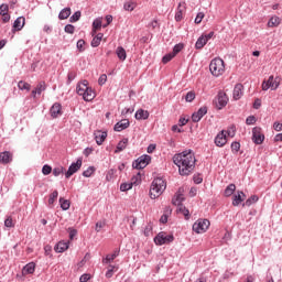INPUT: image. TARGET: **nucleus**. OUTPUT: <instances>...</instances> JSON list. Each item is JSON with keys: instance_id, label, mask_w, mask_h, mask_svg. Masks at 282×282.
Here are the masks:
<instances>
[{"instance_id": "nucleus-1", "label": "nucleus", "mask_w": 282, "mask_h": 282, "mask_svg": "<svg viewBox=\"0 0 282 282\" xmlns=\"http://www.w3.org/2000/svg\"><path fill=\"white\" fill-rule=\"evenodd\" d=\"M174 164L178 167L180 175H189L195 171V154L193 150H185L173 156Z\"/></svg>"}, {"instance_id": "nucleus-2", "label": "nucleus", "mask_w": 282, "mask_h": 282, "mask_svg": "<svg viewBox=\"0 0 282 282\" xmlns=\"http://www.w3.org/2000/svg\"><path fill=\"white\" fill-rule=\"evenodd\" d=\"M166 191V181L161 177H156L153 180L151 186H150V197L151 199H158L162 193Z\"/></svg>"}, {"instance_id": "nucleus-3", "label": "nucleus", "mask_w": 282, "mask_h": 282, "mask_svg": "<svg viewBox=\"0 0 282 282\" xmlns=\"http://www.w3.org/2000/svg\"><path fill=\"white\" fill-rule=\"evenodd\" d=\"M209 72L213 76H221L224 72H226V66L224 65V59L221 58H214L209 64Z\"/></svg>"}, {"instance_id": "nucleus-4", "label": "nucleus", "mask_w": 282, "mask_h": 282, "mask_svg": "<svg viewBox=\"0 0 282 282\" xmlns=\"http://www.w3.org/2000/svg\"><path fill=\"white\" fill-rule=\"evenodd\" d=\"M175 241V237L173 235H166V232L161 231L154 237V243L156 246H165L169 243H173Z\"/></svg>"}, {"instance_id": "nucleus-5", "label": "nucleus", "mask_w": 282, "mask_h": 282, "mask_svg": "<svg viewBox=\"0 0 282 282\" xmlns=\"http://www.w3.org/2000/svg\"><path fill=\"white\" fill-rule=\"evenodd\" d=\"M151 164V155L143 154L139 156L135 161L132 163V169H137L138 171L142 169H147Z\"/></svg>"}, {"instance_id": "nucleus-6", "label": "nucleus", "mask_w": 282, "mask_h": 282, "mask_svg": "<svg viewBox=\"0 0 282 282\" xmlns=\"http://www.w3.org/2000/svg\"><path fill=\"white\" fill-rule=\"evenodd\" d=\"M210 228V220L209 219H198L196 223L193 225V230L197 235H202L206 232Z\"/></svg>"}, {"instance_id": "nucleus-7", "label": "nucleus", "mask_w": 282, "mask_h": 282, "mask_svg": "<svg viewBox=\"0 0 282 282\" xmlns=\"http://www.w3.org/2000/svg\"><path fill=\"white\" fill-rule=\"evenodd\" d=\"M216 109H223L228 105V96L224 91H219L217 97L214 99Z\"/></svg>"}, {"instance_id": "nucleus-8", "label": "nucleus", "mask_w": 282, "mask_h": 282, "mask_svg": "<svg viewBox=\"0 0 282 282\" xmlns=\"http://www.w3.org/2000/svg\"><path fill=\"white\" fill-rule=\"evenodd\" d=\"M265 140V134L261 132V128L254 127L252 129V141L254 144H263V141Z\"/></svg>"}, {"instance_id": "nucleus-9", "label": "nucleus", "mask_w": 282, "mask_h": 282, "mask_svg": "<svg viewBox=\"0 0 282 282\" xmlns=\"http://www.w3.org/2000/svg\"><path fill=\"white\" fill-rule=\"evenodd\" d=\"M80 166H83V159H78L75 163H72L68 171L65 173L66 180H69L74 173H78V171H80Z\"/></svg>"}, {"instance_id": "nucleus-10", "label": "nucleus", "mask_w": 282, "mask_h": 282, "mask_svg": "<svg viewBox=\"0 0 282 282\" xmlns=\"http://www.w3.org/2000/svg\"><path fill=\"white\" fill-rule=\"evenodd\" d=\"M268 89H271L272 91H274V89H279V83L274 80V76L272 75L269 77L267 82L262 83V90L268 91Z\"/></svg>"}, {"instance_id": "nucleus-11", "label": "nucleus", "mask_w": 282, "mask_h": 282, "mask_svg": "<svg viewBox=\"0 0 282 282\" xmlns=\"http://www.w3.org/2000/svg\"><path fill=\"white\" fill-rule=\"evenodd\" d=\"M208 113V107L203 106L192 115V122H199Z\"/></svg>"}, {"instance_id": "nucleus-12", "label": "nucleus", "mask_w": 282, "mask_h": 282, "mask_svg": "<svg viewBox=\"0 0 282 282\" xmlns=\"http://www.w3.org/2000/svg\"><path fill=\"white\" fill-rule=\"evenodd\" d=\"M51 118H58L63 116V106L59 102H55L50 109Z\"/></svg>"}, {"instance_id": "nucleus-13", "label": "nucleus", "mask_w": 282, "mask_h": 282, "mask_svg": "<svg viewBox=\"0 0 282 282\" xmlns=\"http://www.w3.org/2000/svg\"><path fill=\"white\" fill-rule=\"evenodd\" d=\"M24 25H25L24 17H19L18 19H15V21L13 22V28H12L13 34H14V32H21L23 30Z\"/></svg>"}, {"instance_id": "nucleus-14", "label": "nucleus", "mask_w": 282, "mask_h": 282, "mask_svg": "<svg viewBox=\"0 0 282 282\" xmlns=\"http://www.w3.org/2000/svg\"><path fill=\"white\" fill-rule=\"evenodd\" d=\"M226 142H228L226 132L221 130L215 138V144L216 147H226Z\"/></svg>"}, {"instance_id": "nucleus-15", "label": "nucleus", "mask_w": 282, "mask_h": 282, "mask_svg": "<svg viewBox=\"0 0 282 282\" xmlns=\"http://www.w3.org/2000/svg\"><path fill=\"white\" fill-rule=\"evenodd\" d=\"M130 124L129 119H122L115 124L113 130L117 132L124 131V129H129Z\"/></svg>"}, {"instance_id": "nucleus-16", "label": "nucleus", "mask_w": 282, "mask_h": 282, "mask_svg": "<svg viewBox=\"0 0 282 282\" xmlns=\"http://www.w3.org/2000/svg\"><path fill=\"white\" fill-rule=\"evenodd\" d=\"M89 82L87 79H84L82 82H79L76 86V91L78 94V96H83L85 94V91H87Z\"/></svg>"}, {"instance_id": "nucleus-17", "label": "nucleus", "mask_w": 282, "mask_h": 282, "mask_svg": "<svg viewBox=\"0 0 282 282\" xmlns=\"http://www.w3.org/2000/svg\"><path fill=\"white\" fill-rule=\"evenodd\" d=\"M133 184H138V176H133L130 183H122L120 185L121 193H127V191H131V188H133Z\"/></svg>"}, {"instance_id": "nucleus-18", "label": "nucleus", "mask_w": 282, "mask_h": 282, "mask_svg": "<svg viewBox=\"0 0 282 282\" xmlns=\"http://www.w3.org/2000/svg\"><path fill=\"white\" fill-rule=\"evenodd\" d=\"M12 162V153L10 151L0 152V164H10Z\"/></svg>"}, {"instance_id": "nucleus-19", "label": "nucleus", "mask_w": 282, "mask_h": 282, "mask_svg": "<svg viewBox=\"0 0 282 282\" xmlns=\"http://www.w3.org/2000/svg\"><path fill=\"white\" fill-rule=\"evenodd\" d=\"M82 96L86 102H91V100L96 98V93L94 91V89H91V87H88V89H86Z\"/></svg>"}, {"instance_id": "nucleus-20", "label": "nucleus", "mask_w": 282, "mask_h": 282, "mask_svg": "<svg viewBox=\"0 0 282 282\" xmlns=\"http://www.w3.org/2000/svg\"><path fill=\"white\" fill-rule=\"evenodd\" d=\"M95 140L97 142V144L100 147V144H102V142H105V140H107V131H96L95 132Z\"/></svg>"}, {"instance_id": "nucleus-21", "label": "nucleus", "mask_w": 282, "mask_h": 282, "mask_svg": "<svg viewBox=\"0 0 282 282\" xmlns=\"http://www.w3.org/2000/svg\"><path fill=\"white\" fill-rule=\"evenodd\" d=\"M36 270V263L29 262L22 269V274H34V271Z\"/></svg>"}, {"instance_id": "nucleus-22", "label": "nucleus", "mask_w": 282, "mask_h": 282, "mask_svg": "<svg viewBox=\"0 0 282 282\" xmlns=\"http://www.w3.org/2000/svg\"><path fill=\"white\" fill-rule=\"evenodd\" d=\"M243 96V85L237 84L234 88V99L239 100Z\"/></svg>"}, {"instance_id": "nucleus-23", "label": "nucleus", "mask_w": 282, "mask_h": 282, "mask_svg": "<svg viewBox=\"0 0 282 282\" xmlns=\"http://www.w3.org/2000/svg\"><path fill=\"white\" fill-rule=\"evenodd\" d=\"M149 111L144 109L137 110L134 118L135 120H149Z\"/></svg>"}, {"instance_id": "nucleus-24", "label": "nucleus", "mask_w": 282, "mask_h": 282, "mask_svg": "<svg viewBox=\"0 0 282 282\" xmlns=\"http://www.w3.org/2000/svg\"><path fill=\"white\" fill-rule=\"evenodd\" d=\"M70 14H72V8L69 7L64 8L59 11L58 19L59 21H65V19H69Z\"/></svg>"}, {"instance_id": "nucleus-25", "label": "nucleus", "mask_w": 282, "mask_h": 282, "mask_svg": "<svg viewBox=\"0 0 282 282\" xmlns=\"http://www.w3.org/2000/svg\"><path fill=\"white\" fill-rule=\"evenodd\" d=\"M243 199H246V194L242 191L238 192L237 195L234 196L232 206H239Z\"/></svg>"}, {"instance_id": "nucleus-26", "label": "nucleus", "mask_w": 282, "mask_h": 282, "mask_svg": "<svg viewBox=\"0 0 282 282\" xmlns=\"http://www.w3.org/2000/svg\"><path fill=\"white\" fill-rule=\"evenodd\" d=\"M184 10H186V7L184 6V3L183 4H182V2L178 3L176 13H175V21L180 22V21H182V19H184V17L182 15Z\"/></svg>"}, {"instance_id": "nucleus-27", "label": "nucleus", "mask_w": 282, "mask_h": 282, "mask_svg": "<svg viewBox=\"0 0 282 282\" xmlns=\"http://www.w3.org/2000/svg\"><path fill=\"white\" fill-rule=\"evenodd\" d=\"M127 144H129V139L124 138L117 144V148L115 150V153H120L127 149Z\"/></svg>"}, {"instance_id": "nucleus-28", "label": "nucleus", "mask_w": 282, "mask_h": 282, "mask_svg": "<svg viewBox=\"0 0 282 282\" xmlns=\"http://www.w3.org/2000/svg\"><path fill=\"white\" fill-rule=\"evenodd\" d=\"M69 248V242H63V241H59L54 250L55 252H65V250H67Z\"/></svg>"}, {"instance_id": "nucleus-29", "label": "nucleus", "mask_w": 282, "mask_h": 282, "mask_svg": "<svg viewBox=\"0 0 282 282\" xmlns=\"http://www.w3.org/2000/svg\"><path fill=\"white\" fill-rule=\"evenodd\" d=\"M171 213H173V209H171V207H165L164 214L160 218V223L161 224H167L169 216L171 215Z\"/></svg>"}, {"instance_id": "nucleus-30", "label": "nucleus", "mask_w": 282, "mask_h": 282, "mask_svg": "<svg viewBox=\"0 0 282 282\" xmlns=\"http://www.w3.org/2000/svg\"><path fill=\"white\" fill-rule=\"evenodd\" d=\"M176 213L184 215L185 219H191V212L184 205H178Z\"/></svg>"}, {"instance_id": "nucleus-31", "label": "nucleus", "mask_w": 282, "mask_h": 282, "mask_svg": "<svg viewBox=\"0 0 282 282\" xmlns=\"http://www.w3.org/2000/svg\"><path fill=\"white\" fill-rule=\"evenodd\" d=\"M116 54L119 61H127V51L124 50V47L122 46L117 47Z\"/></svg>"}, {"instance_id": "nucleus-32", "label": "nucleus", "mask_w": 282, "mask_h": 282, "mask_svg": "<svg viewBox=\"0 0 282 282\" xmlns=\"http://www.w3.org/2000/svg\"><path fill=\"white\" fill-rule=\"evenodd\" d=\"M269 28H279L281 25V18L273 15L269 22H268Z\"/></svg>"}, {"instance_id": "nucleus-33", "label": "nucleus", "mask_w": 282, "mask_h": 282, "mask_svg": "<svg viewBox=\"0 0 282 282\" xmlns=\"http://www.w3.org/2000/svg\"><path fill=\"white\" fill-rule=\"evenodd\" d=\"M118 254H120V251H115L113 253L106 256V258L102 259V263H111V261H113Z\"/></svg>"}, {"instance_id": "nucleus-34", "label": "nucleus", "mask_w": 282, "mask_h": 282, "mask_svg": "<svg viewBox=\"0 0 282 282\" xmlns=\"http://www.w3.org/2000/svg\"><path fill=\"white\" fill-rule=\"evenodd\" d=\"M206 43H208L206 41V37H204V35H200L195 44L196 50H203V47L206 45Z\"/></svg>"}, {"instance_id": "nucleus-35", "label": "nucleus", "mask_w": 282, "mask_h": 282, "mask_svg": "<svg viewBox=\"0 0 282 282\" xmlns=\"http://www.w3.org/2000/svg\"><path fill=\"white\" fill-rule=\"evenodd\" d=\"M184 195L175 194V196L172 198V204L174 206H182V202H184Z\"/></svg>"}, {"instance_id": "nucleus-36", "label": "nucleus", "mask_w": 282, "mask_h": 282, "mask_svg": "<svg viewBox=\"0 0 282 282\" xmlns=\"http://www.w3.org/2000/svg\"><path fill=\"white\" fill-rule=\"evenodd\" d=\"M235 191H237V186L235 184H229L226 188H225V197H230Z\"/></svg>"}, {"instance_id": "nucleus-37", "label": "nucleus", "mask_w": 282, "mask_h": 282, "mask_svg": "<svg viewBox=\"0 0 282 282\" xmlns=\"http://www.w3.org/2000/svg\"><path fill=\"white\" fill-rule=\"evenodd\" d=\"M258 202H259V196L252 195L251 197H249V198L243 203V206L250 207L252 204H257Z\"/></svg>"}, {"instance_id": "nucleus-38", "label": "nucleus", "mask_w": 282, "mask_h": 282, "mask_svg": "<svg viewBox=\"0 0 282 282\" xmlns=\"http://www.w3.org/2000/svg\"><path fill=\"white\" fill-rule=\"evenodd\" d=\"M59 204H61L62 210H69V206H70L69 200H67V199L61 197V198H59Z\"/></svg>"}, {"instance_id": "nucleus-39", "label": "nucleus", "mask_w": 282, "mask_h": 282, "mask_svg": "<svg viewBox=\"0 0 282 282\" xmlns=\"http://www.w3.org/2000/svg\"><path fill=\"white\" fill-rule=\"evenodd\" d=\"M18 87H19V89H21L22 91H23V90L30 91V89H31L32 86H31L29 83H26V82L20 80V82L18 83Z\"/></svg>"}, {"instance_id": "nucleus-40", "label": "nucleus", "mask_w": 282, "mask_h": 282, "mask_svg": "<svg viewBox=\"0 0 282 282\" xmlns=\"http://www.w3.org/2000/svg\"><path fill=\"white\" fill-rule=\"evenodd\" d=\"M102 28V21L100 19H96L93 22V34H96V30H100Z\"/></svg>"}, {"instance_id": "nucleus-41", "label": "nucleus", "mask_w": 282, "mask_h": 282, "mask_svg": "<svg viewBox=\"0 0 282 282\" xmlns=\"http://www.w3.org/2000/svg\"><path fill=\"white\" fill-rule=\"evenodd\" d=\"M45 89H47V87L45 86V82H40L35 88V90H37L39 96H41V94H43Z\"/></svg>"}, {"instance_id": "nucleus-42", "label": "nucleus", "mask_w": 282, "mask_h": 282, "mask_svg": "<svg viewBox=\"0 0 282 282\" xmlns=\"http://www.w3.org/2000/svg\"><path fill=\"white\" fill-rule=\"evenodd\" d=\"M82 13L80 11H76L70 18H69V23H76L80 21Z\"/></svg>"}, {"instance_id": "nucleus-43", "label": "nucleus", "mask_w": 282, "mask_h": 282, "mask_svg": "<svg viewBox=\"0 0 282 282\" xmlns=\"http://www.w3.org/2000/svg\"><path fill=\"white\" fill-rule=\"evenodd\" d=\"M96 173V167L89 166L87 170L83 172L84 177H91Z\"/></svg>"}, {"instance_id": "nucleus-44", "label": "nucleus", "mask_w": 282, "mask_h": 282, "mask_svg": "<svg viewBox=\"0 0 282 282\" xmlns=\"http://www.w3.org/2000/svg\"><path fill=\"white\" fill-rule=\"evenodd\" d=\"M106 226H107V221L105 220L97 221L95 227L96 232H100V230H102V228H105Z\"/></svg>"}, {"instance_id": "nucleus-45", "label": "nucleus", "mask_w": 282, "mask_h": 282, "mask_svg": "<svg viewBox=\"0 0 282 282\" xmlns=\"http://www.w3.org/2000/svg\"><path fill=\"white\" fill-rule=\"evenodd\" d=\"M123 8L124 10H127L128 12H133V10H135V3L129 1V2H126L123 4Z\"/></svg>"}, {"instance_id": "nucleus-46", "label": "nucleus", "mask_w": 282, "mask_h": 282, "mask_svg": "<svg viewBox=\"0 0 282 282\" xmlns=\"http://www.w3.org/2000/svg\"><path fill=\"white\" fill-rule=\"evenodd\" d=\"M173 58H175V54L169 53L165 56H163L162 63H164V65H166V63H171V61H173Z\"/></svg>"}, {"instance_id": "nucleus-47", "label": "nucleus", "mask_w": 282, "mask_h": 282, "mask_svg": "<svg viewBox=\"0 0 282 282\" xmlns=\"http://www.w3.org/2000/svg\"><path fill=\"white\" fill-rule=\"evenodd\" d=\"M64 32H66V34H74V32H76V26H74L73 24H66L64 28Z\"/></svg>"}, {"instance_id": "nucleus-48", "label": "nucleus", "mask_w": 282, "mask_h": 282, "mask_svg": "<svg viewBox=\"0 0 282 282\" xmlns=\"http://www.w3.org/2000/svg\"><path fill=\"white\" fill-rule=\"evenodd\" d=\"M58 198V191H54L48 198V204L50 206H52V204H54V202H56V199Z\"/></svg>"}, {"instance_id": "nucleus-49", "label": "nucleus", "mask_w": 282, "mask_h": 282, "mask_svg": "<svg viewBox=\"0 0 282 282\" xmlns=\"http://www.w3.org/2000/svg\"><path fill=\"white\" fill-rule=\"evenodd\" d=\"M63 173H65V167H63V166L55 167V169L53 170V175H54L55 177H58V175H63Z\"/></svg>"}, {"instance_id": "nucleus-50", "label": "nucleus", "mask_w": 282, "mask_h": 282, "mask_svg": "<svg viewBox=\"0 0 282 282\" xmlns=\"http://www.w3.org/2000/svg\"><path fill=\"white\" fill-rule=\"evenodd\" d=\"M239 149H241V143L237 142V141H234L231 143V151L234 153H239Z\"/></svg>"}, {"instance_id": "nucleus-51", "label": "nucleus", "mask_w": 282, "mask_h": 282, "mask_svg": "<svg viewBox=\"0 0 282 282\" xmlns=\"http://www.w3.org/2000/svg\"><path fill=\"white\" fill-rule=\"evenodd\" d=\"M76 78V72H69L67 75L66 85H72V82Z\"/></svg>"}, {"instance_id": "nucleus-52", "label": "nucleus", "mask_w": 282, "mask_h": 282, "mask_svg": "<svg viewBox=\"0 0 282 282\" xmlns=\"http://www.w3.org/2000/svg\"><path fill=\"white\" fill-rule=\"evenodd\" d=\"M181 50H184V44H176L173 47L172 54H174V56H177V54H180Z\"/></svg>"}, {"instance_id": "nucleus-53", "label": "nucleus", "mask_w": 282, "mask_h": 282, "mask_svg": "<svg viewBox=\"0 0 282 282\" xmlns=\"http://www.w3.org/2000/svg\"><path fill=\"white\" fill-rule=\"evenodd\" d=\"M186 102H193L195 100V93L194 91H188L185 96Z\"/></svg>"}, {"instance_id": "nucleus-54", "label": "nucleus", "mask_w": 282, "mask_h": 282, "mask_svg": "<svg viewBox=\"0 0 282 282\" xmlns=\"http://www.w3.org/2000/svg\"><path fill=\"white\" fill-rule=\"evenodd\" d=\"M113 175H116V170H113V169L109 170L106 175V181L111 182V180H113Z\"/></svg>"}, {"instance_id": "nucleus-55", "label": "nucleus", "mask_w": 282, "mask_h": 282, "mask_svg": "<svg viewBox=\"0 0 282 282\" xmlns=\"http://www.w3.org/2000/svg\"><path fill=\"white\" fill-rule=\"evenodd\" d=\"M4 226H6V228H14V223L12 221L11 216H9V217L4 220Z\"/></svg>"}, {"instance_id": "nucleus-56", "label": "nucleus", "mask_w": 282, "mask_h": 282, "mask_svg": "<svg viewBox=\"0 0 282 282\" xmlns=\"http://www.w3.org/2000/svg\"><path fill=\"white\" fill-rule=\"evenodd\" d=\"M77 50L79 52H85V40H78L77 41Z\"/></svg>"}, {"instance_id": "nucleus-57", "label": "nucleus", "mask_w": 282, "mask_h": 282, "mask_svg": "<svg viewBox=\"0 0 282 282\" xmlns=\"http://www.w3.org/2000/svg\"><path fill=\"white\" fill-rule=\"evenodd\" d=\"M204 17H205L204 12H198L196 18H195V23L197 25H199V23H202V21L204 20Z\"/></svg>"}, {"instance_id": "nucleus-58", "label": "nucleus", "mask_w": 282, "mask_h": 282, "mask_svg": "<svg viewBox=\"0 0 282 282\" xmlns=\"http://www.w3.org/2000/svg\"><path fill=\"white\" fill-rule=\"evenodd\" d=\"M42 173H43V175H50V173H52V166H50L47 164L43 165Z\"/></svg>"}, {"instance_id": "nucleus-59", "label": "nucleus", "mask_w": 282, "mask_h": 282, "mask_svg": "<svg viewBox=\"0 0 282 282\" xmlns=\"http://www.w3.org/2000/svg\"><path fill=\"white\" fill-rule=\"evenodd\" d=\"M105 83H107V74L100 75V77L98 79V85H100V87H102V85H105Z\"/></svg>"}, {"instance_id": "nucleus-60", "label": "nucleus", "mask_w": 282, "mask_h": 282, "mask_svg": "<svg viewBox=\"0 0 282 282\" xmlns=\"http://www.w3.org/2000/svg\"><path fill=\"white\" fill-rule=\"evenodd\" d=\"M10 10V8L8 7V4H1L0 6V14H8V11Z\"/></svg>"}, {"instance_id": "nucleus-61", "label": "nucleus", "mask_w": 282, "mask_h": 282, "mask_svg": "<svg viewBox=\"0 0 282 282\" xmlns=\"http://www.w3.org/2000/svg\"><path fill=\"white\" fill-rule=\"evenodd\" d=\"M254 122H257V117L254 116L247 117L246 124H254Z\"/></svg>"}, {"instance_id": "nucleus-62", "label": "nucleus", "mask_w": 282, "mask_h": 282, "mask_svg": "<svg viewBox=\"0 0 282 282\" xmlns=\"http://www.w3.org/2000/svg\"><path fill=\"white\" fill-rule=\"evenodd\" d=\"M89 279H91V275L89 273H84L83 275H80L79 281L87 282L89 281Z\"/></svg>"}, {"instance_id": "nucleus-63", "label": "nucleus", "mask_w": 282, "mask_h": 282, "mask_svg": "<svg viewBox=\"0 0 282 282\" xmlns=\"http://www.w3.org/2000/svg\"><path fill=\"white\" fill-rule=\"evenodd\" d=\"M273 129H274V131H282V123L275 121L273 123Z\"/></svg>"}, {"instance_id": "nucleus-64", "label": "nucleus", "mask_w": 282, "mask_h": 282, "mask_svg": "<svg viewBox=\"0 0 282 282\" xmlns=\"http://www.w3.org/2000/svg\"><path fill=\"white\" fill-rule=\"evenodd\" d=\"M90 45L91 47H98V45H100V40H98V37L93 39Z\"/></svg>"}]
</instances>
